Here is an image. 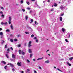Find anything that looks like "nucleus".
<instances>
[{
    "label": "nucleus",
    "mask_w": 73,
    "mask_h": 73,
    "mask_svg": "<svg viewBox=\"0 0 73 73\" xmlns=\"http://www.w3.org/2000/svg\"><path fill=\"white\" fill-rule=\"evenodd\" d=\"M19 53L20 54H25V52H24L23 51H21V50H19Z\"/></svg>",
    "instance_id": "f257e3e1"
},
{
    "label": "nucleus",
    "mask_w": 73,
    "mask_h": 73,
    "mask_svg": "<svg viewBox=\"0 0 73 73\" xmlns=\"http://www.w3.org/2000/svg\"><path fill=\"white\" fill-rule=\"evenodd\" d=\"M11 20H12V18L11 17H9V21H8L9 24H11Z\"/></svg>",
    "instance_id": "f03ea898"
},
{
    "label": "nucleus",
    "mask_w": 73,
    "mask_h": 73,
    "mask_svg": "<svg viewBox=\"0 0 73 73\" xmlns=\"http://www.w3.org/2000/svg\"><path fill=\"white\" fill-rule=\"evenodd\" d=\"M31 44H32V42H31V41H30L29 42V47H31V46H32V45Z\"/></svg>",
    "instance_id": "7ed1b4c3"
},
{
    "label": "nucleus",
    "mask_w": 73,
    "mask_h": 73,
    "mask_svg": "<svg viewBox=\"0 0 73 73\" xmlns=\"http://www.w3.org/2000/svg\"><path fill=\"white\" fill-rule=\"evenodd\" d=\"M0 35L1 36V38H2L3 37V32H0Z\"/></svg>",
    "instance_id": "20e7f679"
},
{
    "label": "nucleus",
    "mask_w": 73,
    "mask_h": 73,
    "mask_svg": "<svg viewBox=\"0 0 73 73\" xmlns=\"http://www.w3.org/2000/svg\"><path fill=\"white\" fill-rule=\"evenodd\" d=\"M34 6L35 8L36 7H38V5H37V2H35Z\"/></svg>",
    "instance_id": "39448f33"
},
{
    "label": "nucleus",
    "mask_w": 73,
    "mask_h": 73,
    "mask_svg": "<svg viewBox=\"0 0 73 73\" xmlns=\"http://www.w3.org/2000/svg\"><path fill=\"white\" fill-rule=\"evenodd\" d=\"M60 9H66L65 8V7H64V6H62V5L60 6Z\"/></svg>",
    "instance_id": "423d86ee"
},
{
    "label": "nucleus",
    "mask_w": 73,
    "mask_h": 73,
    "mask_svg": "<svg viewBox=\"0 0 73 73\" xmlns=\"http://www.w3.org/2000/svg\"><path fill=\"white\" fill-rule=\"evenodd\" d=\"M17 64L18 66H21V62H18Z\"/></svg>",
    "instance_id": "0eeeda50"
},
{
    "label": "nucleus",
    "mask_w": 73,
    "mask_h": 73,
    "mask_svg": "<svg viewBox=\"0 0 73 73\" xmlns=\"http://www.w3.org/2000/svg\"><path fill=\"white\" fill-rule=\"evenodd\" d=\"M7 65H10V66H11L12 67L13 66V64L11 63H8L7 64Z\"/></svg>",
    "instance_id": "6e6552de"
},
{
    "label": "nucleus",
    "mask_w": 73,
    "mask_h": 73,
    "mask_svg": "<svg viewBox=\"0 0 73 73\" xmlns=\"http://www.w3.org/2000/svg\"><path fill=\"white\" fill-rule=\"evenodd\" d=\"M16 56L14 54H13L12 55V57L13 58H15V57Z\"/></svg>",
    "instance_id": "1a4fd4ad"
},
{
    "label": "nucleus",
    "mask_w": 73,
    "mask_h": 73,
    "mask_svg": "<svg viewBox=\"0 0 73 73\" xmlns=\"http://www.w3.org/2000/svg\"><path fill=\"white\" fill-rule=\"evenodd\" d=\"M1 63H3V64H6V62L4 61H2Z\"/></svg>",
    "instance_id": "9d476101"
},
{
    "label": "nucleus",
    "mask_w": 73,
    "mask_h": 73,
    "mask_svg": "<svg viewBox=\"0 0 73 73\" xmlns=\"http://www.w3.org/2000/svg\"><path fill=\"white\" fill-rule=\"evenodd\" d=\"M10 27L11 28V29L12 30L13 29V26L12 25V24H11V25L10 26Z\"/></svg>",
    "instance_id": "9b49d317"
},
{
    "label": "nucleus",
    "mask_w": 73,
    "mask_h": 73,
    "mask_svg": "<svg viewBox=\"0 0 73 73\" xmlns=\"http://www.w3.org/2000/svg\"><path fill=\"white\" fill-rule=\"evenodd\" d=\"M66 36L69 38L70 37V34L69 33L67 34L66 35Z\"/></svg>",
    "instance_id": "f8f14e48"
},
{
    "label": "nucleus",
    "mask_w": 73,
    "mask_h": 73,
    "mask_svg": "<svg viewBox=\"0 0 73 73\" xmlns=\"http://www.w3.org/2000/svg\"><path fill=\"white\" fill-rule=\"evenodd\" d=\"M29 53H32V50L31 49H29Z\"/></svg>",
    "instance_id": "ddd939ff"
},
{
    "label": "nucleus",
    "mask_w": 73,
    "mask_h": 73,
    "mask_svg": "<svg viewBox=\"0 0 73 73\" xmlns=\"http://www.w3.org/2000/svg\"><path fill=\"white\" fill-rule=\"evenodd\" d=\"M42 59H43V57L42 58H38V59H37V60H42Z\"/></svg>",
    "instance_id": "4468645a"
},
{
    "label": "nucleus",
    "mask_w": 73,
    "mask_h": 73,
    "mask_svg": "<svg viewBox=\"0 0 73 73\" xmlns=\"http://www.w3.org/2000/svg\"><path fill=\"white\" fill-rule=\"evenodd\" d=\"M54 6H55V7H57V4L56 3H54Z\"/></svg>",
    "instance_id": "2eb2a0df"
},
{
    "label": "nucleus",
    "mask_w": 73,
    "mask_h": 73,
    "mask_svg": "<svg viewBox=\"0 0 73 73\" xmlns=\"http://www.w3.org/2000/svg\"><path fill=\"white\" fill-rule=\"evenodd\" d=\"M45 63L48 64L49 63V60H47L45 62Z\"/></svg>",
    "instance_id": "dca6fc26"
},
{
    "label": "nucleus",
    "mask_w": 73,
    "mask_h": 73,
    "mask_svg": "<svg viewBox=\"0 0 73 73\" xmlns=\"http://www.w3.org/2000/svg\"><path fill=\"white\" fill-rule=\"evenodd\" d=\"M5 56H6V57H7V58H9V56H8V54H6L5 55Z\"/></svg>",
    "instance_id": "f3484780"
},
{
    "label": "nucleus",
    "mask_w": 73,
    "mask_h": 73,
    "mask_svg": "<svg viewBox=\"0 0 73 73\" xmlns=\"http://www.w3.org/2000/svg\"><path fill=\"white\" fill-rule=\"evenodd\" d=\"M62 32H64V31H65V29L63 28L62 29Z\"/></svg>",
    "instance_id": "a211bd4d"
},
{
    "label": "nucleus",
    "mask_w": 73,
    "mask_h": 73,
    "mask_svg": "<svg viewBox=\"0 0 73 73\" xmlns=\"http://www.w3.org/2000/svg\"><path fill=\"white\" fill-rule=\"evenodd\" d=\"M67 64L69 66H71L72 65L69 62L67 63Z\"/></svg>",
    "instance_id": "6ab92c4d"
},
{
    "label": "nucleus",
    "mask_w": 73,
    "mask_h": 73,
    "mask_svg": "<svg viewBox=\"0 0 73 73\" xmlns=\"http://www.w3.org/2000/svg\"><path fill=\"white\" fill-rule=\"evenodd\" d=\"M1 17H3V19H4V15L2 14V15L1 16Z\"/></svg>",
    "instance_id": "aec40b11"
},
{
    "label": "nucleus",
    "mask_w": 73,
    "mask_h": 73,
    "mask_svg": "<svg viewBox=\"0 0 73 73\" xmlns=\"http://www.w3.org/2000/svg\"><path fill=\"white\" fill-rule=\"evenodd\" d=\"M73 59V57H71L69 58V60L70 61H72V59Z\"/></svg>",
    "instance_id": "412c9836"
},
{
    "label": "nucleus",
    "mask_w": 73,
    "mask_h": 73,
    "mask_svg": "<svg viewBox=\"0 0 73 73\" xmlns=\"http://www.w3.org/2000/svg\"><path fill=\"white\" fill-rule=\"evenodd\" d=\"M57 69L58 70H59V71H60V72H63L61 70H60V69L58 68Z\"/></svg>",
    "instance_id": "4be33fe9"
},
{
    "label": "nucleus",
    "mask_w": 73,
    "mask_h": 73,
    "mask_svg": "<svg viewBox=\"0 0 73 73\" xmlns=\"http://www.w3.org/2000/svg\"><path fill=\"white\" fill-rule=\"evenodd\" d=\"M10 31L9 29H7L6 30V32H9Z\"/></svg>",
    "instance_id": "5701e85b"
},
{
    "label": "nucleus",
    "mask_w": 73,
    "mask_h": 73,
    "mask_svg": "<svg viewBox=\"0 0 73 73\" xmlns=\"http://www.w3.org/2000/svg\"><path fill=\"white\" fill-rule=\"evenodd\" d=\"M60 21H61L62 20V17H60Z\"/></svg>",
    "instance_id": "b1692460"
},
{
    "label": "nucleus",
    "mask_w": 73,
    "mask_h": 73,
    "mask_svg": "<svg viewBox=\"0 0 73 73\" xmlns=\"http://www.w3.org/2000/svg\"><path fill=\"white\" fill-rule=\"evenodd\" d=\"M21 44H18V47H21Z\"/></svg>",
    "instance_id": "393cba45"
},
{
    "label": "nucleus",
    "mask_w": 73,
    "mask_h": 73,
    "mask_svg": "<svg viewBox=\"0 0 73 73\" xmlns=\"http://www.w3.org/2000/svg\"><path fill=\"white\" fill-rule=\"evenodd\" d=\"M3 42H4V41L2 40V42H1V44H3Z\"/></svg>",
    "instance_id": "a878e982"
},
{
    "label": "nucleus",
    "mask_w": 73,
    "mask_h": 73,
    "mask_svg": "<svg viewBox=\"0 0 73 73\" xmlns=\"http://www.w3.org/2000/svg\"><path fill=\"white\" fill-rule=\"evenodd\" d=\"M15 69L14 68H13L12 69V72H15Z\"/></svg>",
    "instance_id": "bb28decb"
},
{
    "label": "nucleus",
    "mask_w": 73,
    "mask_h": 73,
    "mask_svg": "<svg viewBox=\"0 0 73 73\" xmlns=\"http://www.w3.org/2000/svg\"><path fill=\"white\" fill-rule=\"evenodd\" d=\"M10 41H11V42H13V40L12 39H10Z\"/></svg>",
    "instance_id": "cd10ccee"
},
{
    "label": "nucleus",
    "mask_w": 73,
    "mask_h": 73,
    "mask_svg": "<svg viewBox=\"0 0 73 73\" xmlns=\"http://www.w3.org/2000/svg\"><path fill=\"white\" fill-rule=\"evenodd\" d=\"M7 66H5L4 67V68L5 69H7Z\"/></svg>",
    "instance_id": "c85d7f7f"
},
{
    "label": "nucleus",
    "mask_w": 73,
    "mask_h": 73,
    "mask_svg": "<svg viewBox=\"0 0 73 73\" xmlns=\"http://www.w3.org/2000/svg\"><path fill=\"white\" fill-rule=\"evenodd\" d=\"M25 33H26V34H27V35H28V34H29V33L28 32H25Z\"/></svg>",
    "instance_id": "c756f323"
},
{
    "label": "nucleus",
    "mask_w": 73,
    "mask_h": 73,
    "mask_svg": "<svg viewBox=\"0 0 73 73\" xmlns=\"http://www.w3.org/2000/svg\"><path fill=\"white\" fill-rule=\"evenodd\" d=\"M65 40L66 41V42H68V40H67V39H65Z\"/></svg>",
    "instance_id": "7c9ffc66"
},
{
    "label": "nucleus",
    "mask_w": 73,
    "mask_h": 73,
    "mask_svg": "<svg viewBox=\"0 0 73 73\" xmlns=\"http://www.w3.org/2000/svg\"><path fill=\"white\" fill-rule=\"evenodd\" d=\"M14 41H17V38H15L14 39Z\"/></svg>",
    "instance_id": "2f4dec72"
},
{
    "label": "nucleus",
    "mask_w": 73,
    "mask_h": 73,
    "mask_svg": "<svg viewBox=\"0 0 73 73\" xmlns=\"http://www.w3.org/2000/svg\"><path fill=\"white\" fill-rule=\"evenodd\" d=\"M36 42H38V40L36 39Z\"/></svg>",
    "instance_id": "473e14b6"
},
{
    "label": "nucleus",
    "mask_w": 73,
    "mask_h": 73,
    "mask_svg": "<svg viewBox=\"0 0 73 73\" xmlns=\"http://www.w3.org/2000/svg\"><path fill=\"white\" fill-rule=\"evenodd\" d=\"M28 16L26 17H25L26 20H27L28 19Z\"/></svg>",
    "instance_id": "72a5a7b5"
},
{
    "label": "nucleus",
    "mask_w": 73,
    "mask_h": 73,
    "mask_svg": "<svg viewBox=\"0 0 73 73\" xmlns=\"http://www.w3.org/2000/svg\"><path fill=\"white\" fill-rule=\"evenodd\" d=\"M27 3L28 5H29V2L28 1H27Z\"/></svg>",
    "instance_id": "f704fd0d"
},
{
    "label": "nucleus",
    "mask_w": 73,
    "mask_h": 73,
    "mask_svg": "<svg viewBox=\"0 0 73 73\" xmlns=\"http://www.w3.org/2000/svg\"><path fill=\"white\" fill-rule=\"evenodd\" d=\"M8 24V23L7 22H6L5 23H4V24H5V25H6V24Z\"/></svg>",
    "instance_id": "c9c22d12"
},
{
    "label": "nucleus",
    "mask_w": 73,
    "mask_h": 73,
    "mask_svg": "<svg viewBox=\"0 0 73 73\" xmlns=\"http://www.w3.org/2000/svg\"><path fill=\"white\" fill-rule=\"evenodd\" d=\"M27 9H31L30 7H28L27 8Z\"/></svg>",
    "instance_id": "e433bc0d"
},
{
    "label": "nucleus",
    "mask_w": 73,
    "mask_h": 73,
    "mask_svg": "<svg viewBox=\"0 0 73 73\" xmlns=\"http://www.w3.org/2000/svg\"><path fill=\"white\" fill-rule=\"evenodd\" d=\"M21 4H23V1L22 0L21 1Z\"/></svg>",
    "instance_id": "4c0bfd02"
},
{
    "label": "nucleus",
    "mask_w": 73,
    "mask_h": 73,
    "mask_svg": "<svg viewBox=\"0 0 73 73\" xmlns=\"http://www.w3.org/2000/svg\"><path fill=\"white\" fill-rule=\"evenodd\" d=\"M27 62H30V61H29V60H27Z\"/></svg>",
    "instance_id": "58836bf2"
},
{
    "label": "nucleus",
    "mask_w": 73,
    "mask_h": 73,
    "mask_svg": "<svg viewBox=\"0 0 73 73\" xmlns=\"http://www.w3.org/2000/svg\"><path fill=\"white\" fill-rule=\"evenodd\" d=\"M31 22H33V19H31Z\"/></svg>",
    "instance_id": "ea45409f"
},
{
    "label": "nucleus",
    "mask_w": 73,
    "mask_h": 73,
    "mask_svg": "<svg viewBox=\"0 0 73 73\" xmlns=\"http://www.w3.org/2000/svg\"><path fill=\"white\" fill-rule=\"evenodd\" d=\"M32 54H31L30 56V58H31V57H32Z\"/></svg>",
    "instance_id": "a19ab883"
},
{
    "label": "nucleus",
    "mask_w": 73,
    "mask_h": 73,
    "mask_svg": "<svg viewBox=\"0 0 73 73\" xmlns=\"http://www.w3.org/2000/svg\"><path fill=\"white\" fill-rule=\"evenodd\" d=\"M39 69H40V70H41L42 68L40 67V66H39Z\"/></svg>",
    "instance_id": "79ce46f5"
},
{
    "label": "nucleus",
    "mask_w": 73,
    "mask_h": 73,
    "mask_svg": "<svg viewBox=\"0 0 73 73\" xmlns=\"http://www.w3.org/2000/svg\"><path fill=\"white\" fill-rule=\"evenodd\" d=\"M7 44L5 45V48H7Z\"/></svg>",
    "instance_id": "37998d69"
},
{
    "label": "nucleus",
    "mask_w": 73,
    "mask_h": 73,
    "mask_svg": "<svg viewBox=\"0 0 73 73\" xmlns=\"http://www.w3.org/2000/svg\"><path fill=\"white\" fill-rule=\"evenodd\" d=\"M34 37V35L33 34L31 35V37Z\"/></svg>",
    "instance_id": "c03bdc74"
},
{
    "label": "nucleus",
    "mask_w": 73,
    "mask_h": 73,
    "mask_svg": "<svg viewBox=\"0 0 73 73\" xmlns=\"http://www.w3.org/2000/svg\"><path fill=\"white\" fill-rule=\"evenodd\" d=\"M64 13L63 14H61L60 15L61 16H64Z\"/></svg>",
    "instance_id": "a18cd8bd"
},
{
    "label": "nucleus",
    "mask_w": 73,
    "mask_h": 73,
    "mask_svg": "<svg viewBox=\"0 0 73 73\" xmlns=\"http://www.w3.org/2000/svg\"><path fill=\"white\" fill-rule=\"evenodd\" d=\"M1 24L2 25H3V24H4V23H3V22H1Z\"/></svg>",
    "instance_id": "49530a36"
},
{
    "label": "nucleus",
    "mask_w": 73,
    "mask_h": 73,
    "mask_svg": "<svg viewBox=\"0 0 73 73\" xmlns=\"http://www.w3.org/2000/svg\"><path fill=\"white\" fill-rule=\"evenodd\" d=\"M7 52H9V48L7 49Z\"/></svg>",
    "instance_id": "de8ad7c7"
},
{
    "label": "nucleus",
    "mask_w": 73,
    "mask_h": 73,
    "mask_svg": "<svg viewBox=\"0 0 73 73\" xmlns=\"http://www.w3.org/2000/svg\"><path fill=\"white\" fill-rule=\"evenodd\" d=\"M10 49H11L12 50H13V48H12V47H11Z\"/></svg>",
    "instance_id": "09e8293b"
},
{
    "label": "nucleus",
    "mask_w": 73,
    "mask_h": 73,
    "mask_svg": "<svg viewBox=\"0 0 73 73\" xmlns=\"http://www.w3.org/2000/svg\"><path fill=\"white\" fill-rule=\"evenodd\" d=\"M34 72L35 73H37V72H36V70H34Z\"/></svg>",
    "instance_id": "8fccbe9b"
},
{
    "label": "nucleus",
    "mask_w": 73,
    "mask_h": 73,
    "mask_svg": "<svg viewBox=\"0 0 73 73\" xmlns=\"http://www.w3.org/2000/svg\"><path fill=\"white\" fill-rule=\"evenodd\" d=\"M34 39V40H35V39H37V37H35Z\"/></svg>",
    "instance_id": "3c124183"
},
{
    "label": "nucleus",
    "mask_w": 73,
    "mask_h": 73,
    "mask_svg": "<svg viewBox=\"0 0 73 73\" xmlns=\"http://www.w3.org/2000/svg\"><path fill=\"white\" fill-rule=\"evenodd\" d=\"M0 13H1V14H3V13L2 11H1Z\"/></svg>",
    "instance_id": "603ef678"
},
{
    "label": "nucleus",
    "mask_w": 73,
    "mask_h": 73,
    "mask_svg": "<svg viewBox=\"0 0 73 73\" xmlns=\"http://www.w3.org/2000/svg\"><path fill=\"white\" fill-rule=\"evenodd\" d=\"M10 60H11V61H14L13 59H11Z\"/></svg>",
    "instance_id": "864d4df0"
},
{
    "label": "nucleus",
    "mask_w": 73,
    "mask_h": 73,
    "mask_svg": "<svg viewBox=\"0 0 73 73\" xmlns=\"http://www.w3.org/2000/svg\"><path fill=\"white\" fill-rule=\"evenodd\" d=\"M10 36H11V37H13V35H12V34L11 35H10Z\"/></svg>",
    "instance_id": "5fc2aeb1"
},
{
    "label": "nucleus",
    "mask_w": 73,
    "mask_h": 73,
    "mask_svg": "<svg viewBox=\"0 0 73 73\" xmlns=\"http://www.w3.org/2000/svg\"><path fill=\"white\" fill-rule=\"evenodd\" d=\"M27 71H30V70H29V69H27Z\"/></svg>",
    "instance_id": "6e6d98bb"
},
{
    "label": "nucleus",
    "mask_w": 73,
    "mask_h": 73,
    "mask_svg": "<svg viewBox=\"0 0 73 73\" xmlns=\"http://www.w3.org/2000/svg\"><path fill=\"white\" fill-rule=\"evenodd\" d=\"M32 11H30V12L29 13H32Z\"/></svg>",
    "instance_id": "4d7b16f0"
},
{
    "label": "nucleus",
    "mask_w": 73,
    "mask_h": 73,
    "mask_svg": "<svg viewBox=\"0 0 73 73\" xmlns=\"http://www.w3.org/2000/svg\"><path fill=\"white\" fill-rule=\"evenodd\" d=\"M23 12H25V9H22Z\"/></svg>",
    "instance_id": "13d9d810"
},
{
    "label": "nucleus",
    "mask_w": 73,
    "mask_h": 73,
    "mask_svg": "<svg viewBox=\"0 0 73 73\" xmlns=\"http://www.w3.org/2000/svg\"><path fill=\"white\" fill-rule=\"evenodd\" d=\"M35 24H37V22H36V21H35Z\"/></svg>",
    "instance_id": "bf43d9fd"
},
{
    "label": "nucleus",
    "mask_w": 73,
    "mask_h": 73,
    "mask_svg": "<svg viewBox=\"0 0 73 73\" xmlns=\"http://www.w3.org/2000/svg\"><path fill=\"white\" fill-rule=\"evenodd\" d=\"M1 9H4V8H3V7H1Z\"/></svg>",
    "instance_id": "052dcab7"
},
{
    "label": "nucleus",
    "mask_w": 73,
    "mask_h": 73,
    "mask_svg": "<svg viewBox=\"0 0 73 73\" xmlns=\"http://www.w3.org/2000/svg\"><path fill=\"white\" fill-rule=\"evenodd\" d=\"M35 0H31V1H35Z\"/></svg>",
    "instance_id": "680f3d73"
},
{
    "label": "nucleus",
    "mask_w": 73,
    "mask_h": 73,
    "mask_svg": "<svg viewBox=\"0 0 73 73\" xmlns=\"http://www.w3.org/2000/svg\"><path fill=\"white\" fill-rule=\"evenodd\" d=\"M33 60L34 61H35V59H33Z\"/></svg>",
    "instance_id": "e2e57ef3"
},
{
    "label": "nucleus",
    "mask_w": 73,
    "mask_h": 73,
    "mask_svg": "<svg viewBox=\"0 0 73 73\" xmlns=\"http://www.w3.org/2000/svg\"><path fill=\"white\" fill-rule=\"evenodd\" d=\"M2 30V29L0 28V31H1Z\"/></svg>",
    "instance_id": "0e129e2a"
},
{
    "label": "nucleus",
    "mask_w": 73,
    "mask_h": 73,
    "mask_svg": "<svg viewBox=\"0 0 73 73\" xmlns=\"http://www.w3.org/2000/svg\"><path fill=\"white\" fill-rule=\"evenodd\" d=\"M49 50H48L46 52V53H47V52H48V51H49Z\"/></svg>",
    "instance_id": "69168bd1"
},
{
    "label": "nucleus",
    "mask_w": 73,
    "mask_h": 73,
    "mask_svg": "<svg viewBox=\"0 0 73 73\" xmlns=\"http://www.w3.org/2000/svg\"><path fill=\"white\" fill-rule=\"evenodd\" d=\"M20 35H18V37H20Z\"/></svg>",
    "instance_id": "338daca9"
},
{
    "label": "nucleus",
    "mask_w": 73,
    "mask_h": 73,
    "mask_svg": "<svg viewBox=\"0 0 73 73\" xmlns=\"http://www.w3.org/2000/svg\"><path fill=\"white\" fill-rule=\"evenodd\" d=\"M48 2H50V1L49 0H48Z\"/></svg>",
    "instance_id": "774afa93"
}]
</instances>
